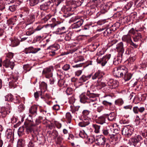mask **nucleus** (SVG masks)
<instances>
[{
  "mask_svg": "<svg viewBox=\"0 0 147 147\" xmlns=\"http://www.w3.org/2000/svg\"><path fill=\"white\" fill-rule=\"evenodd\" d=\"M110 131H111V129L104 128L102 130V132L104 136L108 137L109 138L110 135H111V133Z\"/></svg>",
  "mask_w": 147,
  "mask_h": 147,
  "instance_id": "30",
  "label": "nucleus"
},
{
  "mask_svg": "<svg viewBox=\"0 0 147 147\" xmlns=\"http://www.w3.org/2000/svg\"><path fill=\"white\" fill-rule=\"evenodd\" d=\"M146 109L144 107H138L135 106L133 108V111L135 114H138L139 113L142 114L140 116L141 121H146L147 120V113L146 112Z\"/></svg>",
  "mask_w": 147,
  "mask_h": 147,
  "instance_id": "2",
  "label": "nucleus"
},
{
  "mask_svg": "<svg viewBox=\"0 0 147 147\" xmlns=\"http://www.w3.org/2000/svg\"><path fill=\"white\" fill-rule=\"evenodd\" d=\"M118 24V23L112 25L110 28H108L104 32L103 34L105 36H109L112 32L116 30V25Z\"/></svg>",
  "mask_w": 147,
  "mask_h": 147,
  "instance_id": "10",
  "label": "nucleus"
},
{
  "mask_svg": "<svg viewBox=\"0 0 147 147\" xmlns=\"http://www.w3.org/2000/svg\"><path fill=\"white\" fill-rule=\"evenodd\" d=\"M110 7L109 3L102 4L100 5V8L101 13H104L107 12L109 9Z\"/></svg>",
  "mask_w": 147,
  "mask_h": 147,
  "instance_id": "15",
  "label": "nucleus"
},
{
  "mask_svg": "<svg viewBox=\"0 0 147 147\" xmlns=\"http://www.w3.org/2000/svg\"><path fill=\"white\" fill-rule=\"evenodd\" d=\"M24 109V107L23 105L21 104L18 107V111L20 112H22Z\"/></svg>",
  "mask_w": 147,
  "mask_h": 147,
  "instance_id": "63",
  "label": "nucleus"
},
{
  "mask_svg": "<svg viewBox=\"0 0 147 147\" xmlns=\"http://www.w3.org/2000/svg\"><path fill=\"white\" fill-rule=\"evenodd\" d=\"M18 72L13 73L11 76L12 81L9 83V85L11 88L16 87L17 84L18 83L17 81L18 79Z\"/></svg>",
  "mask_w": 147,
  "mask_h": 147,
  "instance_id": "4",
  "label": "nucleus"
},
{
  "mask_svg": "<svg viewBox=\"0 0 147 147\" xmlns=\"http://www.w3.org/2000/svg\"><path fill=\"white\" fill-rule=\"evenodd\" d=\"M129 44L130 46L133 48H136L138 47V45L136 44V43H134L131 40L128 43Z\"/></svg>",
  "mask_w": 147,
  "mask_h": 147,
  "instance_id": "49",
  "label": "nucleus"
},
{
  "mask_svg": "<svg viewBox=\"0 0 147 147\" xmlns=\"http://www.w3.org/2000/svg\"><path fill=\"white\" fill-rule=\"evenodd\" d=\"M37 107L36 105H34L31 107L29 109V112L31 114L36 115L37 113Z\"/></svg>",
  "mask_w": 147,
  "mask_h": 147,
  "instance_id": "27",
  "label": "nucleus"
},
{
  "mask_svg": "<svg viewBox=\"0 0 147 147\" xmlns=\"http://www.w3.org/2000/svg\"><path fill=\"white\" fill-rule=\"evenodd\" d=\"M16 21V18H12L7 20L6 24L9 26L11 25H13L15 24Z\"/></svg>",
  "mask_w": 147,
  "mask_h": 147,
  "instance_id": "28",
  "label": "nucleus"
},
{
  "mask_svg": "<svg viewBox=\"0 0 147 147\" xmlns=\"http://www.w3.org/2000/svg\"><path fill=\"white\" fill-rule=\"evenodd\" d=\"M23 68L26 71H30L31 69V67L28 64L24 65L23 66Z\"/></svg>",
  "mask_w": 147,
  "mask_h": 147,
  "instance_id": "56",
  "label": "nucleus"
},
{
  "mask_svg": "<svg viewBox=\"0 0 147 147\" xmlns=\"http://www.w3.org/2000/svg\"><path fill=\"white\" fill-rule=\"evenodd\" d=\"M49 48L51 51L56 52L59 48V46L57 45H55L49 47Z\"/></svg>",
  "mask_w": 147,
  "mask_h": 147,
  "instance_id": "39",
  "label": "nucleus"
},
{
  "mask_svg": "<svg viewBox=\"0 0 147 147\" xmlns=\"http://www.w3.org/2000/svg\"><path fill=\"white\" fill-rule=\"evenodd\" d=\"M40 86L41 88L44 90H46L47 88V84L44 82H42L41 83Z\"/></svg>",
  "mask_w": 147,
  "mask_h": 147,
  "instance_id": "61",
  "label": "nucleus"
},
{
  "mask_svg": "<svg viewBox=\"0 0 147 147\" xmlns=\"http://www.w3.org/2000/svg\"><path fill=\"white\" fill-rule=\"evenodd\" d=\"M104 116H107L108 119L110 121H115V114L114 112H111L109 114H104Z\"/></svg>",
  "mask_w": 147,
  "mask_h": 147,
  "instance_id": "24",
  "label": "nucleus"
},
{
  "mask_svg": "<svg viewBox=\"0 0 147 147\" xmlns=\"http://www.w3.org/2000/svg\"><path fill=\"white\" fill-rule=\"evenodd\" d=\"M3 65L6 67H9L11 69H13L14 66V63L10 61L8 59H6V60L4 61Z\"/></svg>",
  "mask_w": 147,
  "mask_h": 147,
  "instance_id": "16",
  "label": "nucleus"
},
{
  "mask_svg": "<svg viewBox=\"0 0 147 147\" xmlns=\"http://www.w3.org/2000/svg\"><path fill=\"white\" fill-rule=\"evenodd\" d=\"M24 127H20L18 130V134L20 136L24 134Z\"/></svg>",
  "mask_w": 147,
  "mask_h": 147,
  "instance_id": "46",
  "label": "nucleus"
},
{
  "mask_svg": "<svg viewBox=\"0 0 147 147\" xmlns=\"http://www.w3.org/2000/svg\"><path fill=\"white\" fill-rule=\"evenodd\" d=\"M63 140V138L60 136L57 137L56 142L57 144L61 145Z\"/></svg>",
  "mask_w": 147,
  "mask_h": 147,
  "instance_id": "51",
  "label": "nucleus"
},
{
  "mask_svg": "<svg viewBox=\"0 0 147 147\" xmlns=\"http://www.w3.org/2000/svg\"><path fill=\"white\" fill-rule=\"evenodd\" d=\"M13 96L11 94H8L5 97V100L6 101H12L13 99Z\"/></svg>",
  "mask_w": 147,
  "mask_h": 147,
  "instance_id": "42",
  "label": "nucleus"
},
{
  "mask_svg": "<svg viewBox=\"0 0 147 147\" xmlns=\"http://www.w3.org/2000/svg\"><path fill=\"white\" fill-rule=\"evenodd\" d=\"M52 133L53 136H54V139H55L57 137H58V133L56 130H53Z\"/></svg>",
  "mask_w": 147,
  "mask_h": 147,
  "instance_id": "64",
  "label": "nucleus"
},
{
  "mask_svg": "<svg viewBox=\"0 0 147 147\" xmlns=\"http://www.w3.org/2000/svg\"><path fill=\"white\" fill-rule=\"evenodd\" d=\"M118 68L120 71L121 74H122V76L128 71L127 69L124 66H119Z\"/></svg>",
  "mask_w": 147,
  "mask_h": 147,
  "instance_id": "26",
  "label": "nucleus"
},
{
  "mask_svg": "<svg viewBox=\"0 0 147 147\" xmlns=\"http://www.w3.org/2000/svg\"><path fill=\"white\" fill-rule=\"evenodd\" d=\"M51 3V1H49L40 5V10L44 11H46L49 9Z\"/></svg>",
  "mask_w": 147,
  "mask_h": 147,
  "instance_id": "21",
  "label": "nucleus"
},
{
  "mask_svg": "<svg viewBox=\"0 0 147 147\" xmlns=\"http://www.w3.org/2000/svg\"><path fill=\"white\" fill-rule=\"evenodd\" d=\"M113 74L114 76L118 78H120L122 77V74H121V72L118 67L114 68L113 72Z\"/></svg>",
  "mask_w": 147,
  "mask_h": 147,
  "instance_id": "29",
  "label": "nucleus"
},
{
  "mask_svg": "<svg viewBox=\"0 0 147 147\" xmlns=\"http://www.w3.org/2000/svg\"><path fill=\"white\" fill-rule=\"evenodd\" d=\"M111 54H109L103 57L101 59H99V57L97 58V62L98 63H100L102 66H104L111 57Z\"/></svg>",
  "mask_w": 147,
  "mask_h": 147,
  "instance_id": "7",
  "label": "nucleus"
},
{
  "mask_svg": "<svg viewBox=\"0 0 147 147\" xmlns=\"http://www.w3.org/2000/svg\"><path fill=\"white\" fill-rule=\"evenodd\" d=\"M11 107L9 104L7 105L5 107H3L0 109V113L2 118H4L11 112Z\"/></svg>",
  "mask_w": 147,
  "mask_h": 147,
  "instance_id": "5",
  "label": "nucleus"
},
{
  "mask_svg": "<svg viewBox=\"0 0 147 147\" xmlns=\"http://www.w3.org/2000/svg\"><path fill=\"white\" fill-rule=\"evenodd\" d=\"M106 86V83L102 81H100L99 80L97 81V82L96 84V86L99 89H101L102 88L105 87Z\"/></svg>",
  "mask_w": 147,
  "mask_h": 147,
  "instance_id": "33",
  "label": "nucleus"
},
{
  "mask_svg": "<svg viewBox=\"0 0 147 147\" xmlns=\"http://www.w3.org/2000/svg\"><path fill=\"white\" fill-rule=\"evenodd\" d=\"M65 118L67 123H71L72 119V116L70 113L67 112L66 113Z\"/></svg>",
  "mask_w": 147,
  "mask_h": 147,
  "instance_id": "36",
  "label": "nucleus"
},
{
  "mask_svg": "<svg viewBox=\"0 0 147 147\" xmlns=\"http://www.w3.org/2000/svg\"><path fill=\"white\" fill-rule=\"evenodd\" d=\"M137 140H136V138L135 137L132 138L131 139V143H132L133 145L135 146H136L137 143H138Z\"/></svg>",
  "mask_w": 147,
  "mask_h": 147,
  "instance_id": "53",
  "label": "nucleus"
},
{
  "mask_svg": "<svg viewBox=\"0 0 147 147\" xmlns=\"http://www.w3.org/2000/svg\"><path fill=\"white\" fill-rule=\"evenodd\" d=\"M44 26L43 25L39 24L38 25L37 27L34 29V30L35 31H40L42 29L44 28Z\"/></svg>",
  "mask_w": 147,
  "mask_h": 147,
  "instance_id": "62",
  "label": "nucleus"
},
{
  "mask_svg": "<svg viewBox=\"0 0 147 147\" xmlns=\"http://www.w3.org/2000/svg\"><path fill=\"white\" fill-rule=\"evenodd\" d=\"M35 32L34 30L30 28L26 32V35L28 36H30L33 34Z\"/></svg>",
  "mask_w": 147,
  "mask_h": 147,
  "instance_id": "50",
  "label": "nucleus"
},
{
  "mask_svg": "<svg viewBox=\"0 0 147 147\" xmlns=\"http://www.w3.org/2000/svg\"><path fill=\"white\" fill-rule=\"evenodd\" d=\"M91 121V119L87 117H84L82 121L80 122L78 125L81 127H85L88 125Z\"/></svg>",
  "mask_w": 147,
  "mask_h": 147,
  "instance_id": "13",
  "label": "nucleus"
},
{
  "mask_svg": "<svg viewBox=\"0 0 147 147\" xmlns=\"http://www.w3.org/2000/svg\"><path fill=\"white\" fill-rule=\"evenodd\" d=\"M7 138L9 139V141H12L14 138V134L11 129L7 130L6 131Z\"/></svg>",
  "mask_w": 147,
  "mask_h": 147,
  "instance_id": "20",
  "label": "nucleus"
},
{
  "mask_svg": "<svg viewBox=\"0 0 147 147\" xmlns=\"http://www.w3.org/2000/svg\"><path fill=\"white\" fill-rule=\"evenodd\" d=\"M65 92L67 95H69L72 94L73 90L71 88H67L65 91Z\"/></svg>",
  "mask_w": 147,
  "mask_h": 147,
  "instance_id": "59",
  "label": "nucleus"
},
{
  "mask_svg": "<svg viewBox=\"0 0 147 147\" xmlns=\"http://www.w3.org/2000/svg\"><path fill=\"white\" fill-rule=\"evenodd\" d=\"M134 131V129L132 127L129 128L127 127H125L122 128V135L126 137H129L132 134Z\"/></svg>",
  "mask_w": 147,
  "mask_h": 147,
  "instance_id": "8",
  "label": "nucleus"
},
{
  "mask_svg": "<svg viewBox=\"0 0 147 147\" xmlns=\"http://www.w3.org/2000/svg\"><path fill=\"white\" fill-rule=\"evenodd\" d=\"M12 101L16 104H19L20 102V98L19 96H16L13 98Z\"/></svg>",
  "mask_w": 147,
  "mask_h": 147,
  "instance_id": "43",
  "label": "nucleus"
},
{
  "mask_svg": "<svg viewBox=\"0 0 147 147\" xmlns=\"http://www.w3.org/2000/svg\"><path fill=\"white\" fill-rule=\"evenodd\" d=\"M91 76V75L86 76L82 75L79 79V83H83L90 79Z\"/></svg>",
  "mask_w": 147,
  "mask_h": 147,
  "instance_id": "25",
  "label": "nucleus"
},
{
  "mask_svg": "<svg viewBox=\"0 0 147 147\" xmlns=\"http://www.w3.org/2000/svg\"><path fill=\"white\" fill-rule=\"evenodd\" d=\"M134 42H137L140 40H141L142 37L141 34L139 32H136L132 36Z\"/></svg>",
  "mask_w": 147,
  "mask_h": 147,
  "instance_id": "22",
  "label": "nucleus"
},
{
  "mask_svg": "<svg viewBox=\"0 0 147 147\" xmlns=\"http://www.w3.org/2000/svg\"><path fill=\"white\" fill-rule=\"evenodd\" d=\"M71 111L72 113H74L75 112L78 111L79 108V106L72 107L71 106Z\"/></svg>",
  "mask_w": 147,
  "mask_h": 147,
  "instance_id": "52",
  "label": "nucleus"
},
{
  "mask_svg": "<svg viewBox=\"0 0 147 147\" xmlns=\"http://www.w3.org/2000/svg\"><path fill=\"white\" fill-rule=\"evenodd\" d=\"M94 97L95 98H96V100L95 101H90V102L89 103L90 104V105H92L93 107L94 108H96L98 107V105L97 103L96 102L97 100V99L98 98V94L95 93L94 94Z\"/></svg>",
  "mask_w": 147,
  "mask_h": 147,
  "instance_id": "31",
  "label": "nucleus"
},
{
  "mask_svg": "<svg viewBox=\"0 0 147 147\" xmlns=\"http://www.w3.org/2000/svg\"><path fill=\"white\" fill-rule=\"evenodd\" d=\"M11 44L13 47L16 46L19 44V42L17 38H15L14 39L11 38Z\"/></svg>",
  "mask_w": 147,
  "mask_h": 147,
  "instance_id": "37",
  "label": "nucleus"
},
{
  "mask_svg": "<svg viewBox=\"0 0 147 147\" xmlns=\"http://www.w3.org/2000/svg\"><path fill=\"white\" fill-rule=\"evenodd\" d=\"M107 85L111 89L115 88L119 86V82L116 80L113 79L110 80L107 82Z\"/></svg>",
  "mask_w": 147,
  "mask_h": 147,
  "instance_id": "11",
  "label": "nucleus"
},
{
  "mask_svg": "<svg viewBox=\"0 0 147 147\" xmlns=\"http://www.w3.org/2000/svg\"><path fill=\"white\" fill-rule=\"evenodd\" d=\"M104 75V74L103 72L100 71L98 70L92 76V79L93 80L97 78H98V80L100 79L103 77Z\"/></svg>",
  "mask_w": 147,
  "mask_h": 147,
  "instance_id": "17",
  "label": "nucleus"
},
{
  "mask_svg": "<svg viewBox=\"0 0 147 147\" xmlns=\"http://www.w3.org/2000/svg\"><path fill=\"white\" fill-rule=\"evenodd\" d=\"M83 22L84 21L82 19H79L78 21L72 24L71 26V28L73 29L79 28L82 26Z\"/></svg>",
  "mask_w": 147,
  "mask_h": 147,
  "instance_id": "19",
  "label": "nucleus"
},
{
  "mask_svg": "<svg viewBox=\"0 0 147 147\" xmlns=\"http://www.w3.org/2000/svg\"><path fill=\"white\" fill-rule=\"evenodd\" d=\"M133 4V3L132 2H130L128 3L125 6V8L127 10L129 9Z\"/></svg>",
  "mask_w": 147,
  "mask_h": 147,
  "instance_id": "60",
  "label": "nucleus"
},
{
  "mask_svg": "<svg viewBox=\"0 0 147 147\" xmlns=\"http://www.w3.org/2000/svg\"><path fill=\"white\" fill-rule=\"evenodd\" d=\"M65 28L64 27H61L60 28H58L57 29V31L59 32H60V33H59V34H61L62 33H65V31L64 30H65Z\"/></svg>",
  "mask_w": 147,
  "mask_h": 147,
  "instance_id": "55",
  "label": "nucleus"
},
{
  "mask_svg": "<svg viewBox=\"0 0 147 147\" xmlns=\"http://www.w3.org/2000/svg\"><path fill=\"white\" fill-rule=\"evenodd\" d=\"M124 23L125 24L127 23L130 21V19L129 17L128 16H126L122 20Z\"/></svg>",
  "mask_w": 147,
  "mask_h": 147,
  "instance_id": "58",
  "label": "nucleus"
},
{
  "mask_svg": "<svg viewBox=\"0 0 147 147\" xmlns=\"http://www.w3.org/2000/svg\"><path fill=\"white\" fill-rule=\"evenodd\" d=\"M116 49L117 51L119 53H120V54H119V56H117V57H119V58H117L116 59V61L115 58L113 60V63L115 65H116L119 63V62H120V59H122L123 54V53L124 50L123 47V42H120L118 43L117 45Z\"/></svg>",
  "mask_w": 147,
  "mask_h": 147,
  "instance_id": "3",
  "label": "nucleus"
},
{
  "mask_svg": "<svg viewBox=\"0 0 147 147\" xmlns=\"http://www.w3.org/2000/svg\"><path fill=\"white\" fill-rule=\"evenodd\" d=\"M53 68L52 67H49L45 68L44 69L42 74L45 75L47 78H49L52 76V70Z\"/></svg>",
  "mask_w": 147,
  "mask_h": 147,
  "instance_id": "9",
  "label": "nucleus"
},
{
  "mask_svg": "<svg viewBox=\"0 0 147 147\" xmlns=\"http://www.w3.org/2000/svg\"><path fill=\"white\" fill-rule=\"evenodd\" d=\"M132 76V74L128 71L124 75V79L125 81H128L131 79Z\"/></svg>",
  "mask_w": 147,
  "mask_h": 147,
  "instance_id": "35",
  "label": "nucleus"
},
{
  "mask_svg": "<svg viewBox=\"0 0 147 147\" xmlns=\"http://www.w3.org/2000/svg\"><path fill=\"white\" fill-rule=\"evenodd\" d=\"M92 126L94 129V131L96 133H98L100 131V126L96 124H93Z\"/></svg>",
  "mask_w": 147,
  "mask_h": 147,
  "instance_id": "47",
  "label": "nucleus"
},
{
  "mask_svg": "<svg viewBox=\"0 0 147 147\" xmlns=\"http://www.w3.org/2000/svg\"><path fill=\"white\" fill-rule=\"evenodd\" d=\"M39 3V0H30V5L31 6H33Z\"/></svg>",
  "mask_w": 147,
  "mask_h": 147,
  "instance_id": "44",
  "label": "nucleus"
},
{
  "mask_svg": "<svg viewBox=\"0 0 147 147\" xmlns=\"http://www.w3.org/2000/svg\"><path fill=\"white\" fill-rule=\"evenodd\" d=\"M104 115L98 117L96 119L95 121L96 123L102 125L105 123V119Z\"/></svg>",
  "mask_w": 147,
  "mask_h": 147,
  "instance_id": "23",
  "label": "nucleus"
},
{
  "mask_svg": "<svg viewBox=\"0 0 147 147\" xmlns=\"http://www.w3.org/2000/svg\"><path fill=\"white\" fill-rule=\"evenodd\" d=\"M123 103V101L122 99H118L115 101V104L116 105H121Z\"/></svg>",
  "mask_w": 147,
  "mask_h": 147,
  "instance_id": "48",
  "label": "nucleus"
},
{
  "mask_svg": "<svg viewBox=\"0 0 147 147\" xmlns=\"http://www.w3.org/2000/svg\"><path fill=\"white\" fill-rule=\"evenodd\" d=\"M29 139L30 141L35 142H36V140H38V137L36 135H34L33 134H31V136H30Z\"/></svg>",
  "mask_w": 147,
  "mask_h": 147,
  "instance_id": "40",
  "label": "nucleus"
},
{
  "mask_svg": "<svg viewBox=\"0 0 147 147\" xmlns=\"http://www.w3.org/2000/svg\"><path fill=\"white\" fill-rule=\"evenodd\" d=\"M96 144L101 147L104 146L106 138L102 135L97 136L95 140Z\"/></svg>",
  "mask_w": 147,
  "mask_h": 147,
  "instance_id": "6",
  "label": "nucleus"
},
{
  "mask_svg": "<svg viewBox=\"0 0 147 147\" xmlns=\"http://www.w3.org/2000/svg\"><path fill=\"white\" fill-rule=\"evenodd\" d=\"M36 124H28L25 125V128L26 129V131L28 134L31 133L33 130V127L35 125H36L38 124V123L37 122V120H36Z\"/></svg>",
  "mask_w": 147,
  "mask_h": 147,
  "instance_id": "18",
  "label": "nucleus"
},
{
  "mask_svg": "<svg viewBox=\"0 0 147 147\" xmlns=\"http://www.w3.org/2000/svg\"><path fill=\"white\" fill-rule=\"evenodd\" d=\"M102 103L105 106H109L110 107L112 105V102L106 100H103L102 102Z\"/></svg>",
  "mask_w": 147,
  "mask_h": 147,
  "instance_id": "57",
  "label": "nucleus"
},
{
  "mask_svg": "<svg viewBox=\"0 0 147 147\" xmlns=\"http://www.w3.org/2000/svg\"><path fill=\"white\" fill-rule=\"evenodd\" d=\"M123 41L129 43L132 40L131 36L129 34L123 36L122 38Z\"/></svg>",
  "mask_w": 147,
  "mask_h": 147,
  "instance_id": "32",
  "label": "nucleus"
},
{
  "mask_svg": "<svg viewBox=\"0 0 147 147\" xmlns=\"http://www.w3.org/2000/svg\"><path fill=\"white\" fill-rule=\"evenodd\" d=\"M17 5H14L9 6V9L11 12H13L16 9Z\"/></svg>",
  "mask_w": 147,
  "mask_h": 147,
  "instance_id": "54",
  "label": "nucleus"
},
{
  "mask_svg": "<svg viewBox=\"0 0 147 147\" xmlns=\"http://www.w3.org/2000/svg\"><path fill=\"white\" fill-rule=\"evenodd\" d=\"M79 135L80 137L83 138H88L87 134L85 132L84 130L80 131Z\"/></svg>",
  "mask_w": 147,
  "mask_h": 147,
  "instance_id": "41",
  "label": "nucleus"
},
{
  "mask_svg": "<svg viewBox=\"0 0 147 147\" xmlns=\"http://www.w3.org/2000/svg\"><path fill=\"white\" fill-rule=\"evenodd\" d=\"M72 33L71 32H69L68 33L66 34L65 37V39L66 41H69L71 38V36L72 35Z\"/></svg>",
  "mask_w": 147,
  "mask_h": 147,
  "instance_id": "45",
  "label": "nucleus"
},
{
  "mask_svg": "<svg viewBox=\"0 0 147 147\" xmlns=\"http://www.w3.org/2000/svg\"><path fill=\"white\" fill-rule=\"evenodd\" d=\"M25 144V141L24 139H20L18 142L17 147H24Z\"/></svg>",
  "mask_w": 147,
  "mask_h": 147,
  "instance_id": "34",
  "label": "nucleus"
},
{
  "mask_svg": "<svg viewBox=\"0 0 147 147\" xmlns=\"http://www.w3.org/2000/svg\"><path fill=\"white\" fill-rule=\"evenodd\" d=\"M91 121V119L87 117H84L82 121L80 122L78 125L81 127H85L88 125Z\"/></svg>",
  "mask_w": 147,
  "mask_h": 147,
  "instance_id": "14",
  "label": "nucleus"
},
{
  "mask_svg": "<svg viewBox=\"0 0 147 147\" xmlns=\"http://www.w3.org/2000/svg\"><path fill=\"white\" fill-rule=\"evenodd\" d=\"M95 93L91 90H88L86 95L84 93H82L80 96V102L82 103H89L90 101H94L96 100L95 98Z\"/></svg>",
  "mask_w": 147,
  "mask_h": 147,
  "instance_id": "1",
  "label": "nucleus"
},
{
  "mask_svg": "<svg viewBox=\"0 0 147 147\" xmlns=\"http://www.w3.org/2000/svg\"><path fill=\"white\" fill-rule=\"evenodd\" d=\"M40 50L41 49L40 48H35L31 46L25 49L24 52L26 54L29 53H36Z\"/></svg>",
  "mask_w": 147,
  "mask_h": 147,
  "instance_id": "12",
  "label": "nucleus"
},
{
  "mask_svg": "<svg viewBox=\"0 0 147 147\" xmlns=\"http://www.w3.org/2000/svg\"><path fill=\"white\" fill-rule=\"evenodd\" d=\"M120 137L119 135H115L113 134H111V135H110L109 138L112 139L113 141H117L118 138Z\"/></svg>",
  "mask_w": 147,
  "mask_h": 147,
  "instance_id": "38",
  "label": "nucleus"
}]
</instances>
